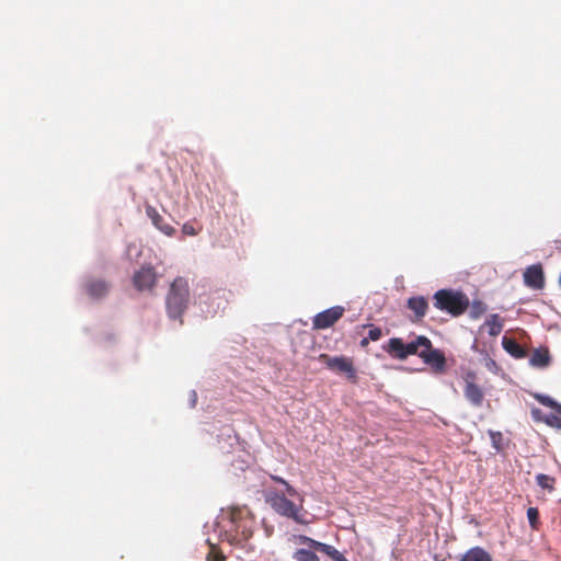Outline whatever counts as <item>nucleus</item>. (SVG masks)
Returning <instances> with one entry per match:
<instances>
[{
  "mask_svg": "<svg viewBox=\"0 0 561 561\" xmlns=\"http://www.w3.org/2000/svg\"><path fill=\"white\" fill-rule=\"evenodd\" d=\"M286 494V492L268 490L265 496V501L278 515L293 519L297 524H307L306 511L304 510L302 505V497H300V503L296 504L290 501Z\"/></svg>",
  "mask_w": 561,
  "mask_h": 561,
  "instance_id": "1",
  "label": "nucleus"
},
{
  "mask_svg": "<svg viewBox=\"0 0 561 561\" xmlns=\"http://www.w3.org/2000/svg\"><path fill=\"white\" fill-rule=\"evenodd\" d=\"M433 305L436 309L457 318L467 311L470 301L462 291L439 289L433 296Z\"/></svg>",
  "mask_w": 561,
  "mask_h": 561,
  "instance_id": "2",
  "label": "nucleus"
},
{
  "mask_svg": "<svg viewBox=\"0 0 561 561\" xmlns=\"http://www.w3.org/2000/svg\"><path fill=\"white\" fill-rule=\"evenodd\" d=\"M188 302V285L187 282L182 278H175L167 296V311L171 319H180L181 324L182 314L184 313Z\"/></svg>",
  "mask_w": 561,
  "mask_h": 561,
  "instance_id": "3",
  "label": "nucleus"
},
{
  "mask_svg": "<svg viewBox=\"0 0 561 561\" xmlns=\"http://www.w3.org/2000/svg\"><path fill=\"white\" fill-rule=\"evenodd\" d=\"M463 396L469 403L476 408H480L484 401V390L477 382V374L467 371L463 377Z\"/></svg>",
  "mask_w": 561,
  "mask_h": 561,
  "instance_id": "4",
  "label": "nucleus"
},
{
  "mask_svg": "<svg viewBox=\"0 0 561 561\" xmlns=\"http://www.w3.org/2000/svg\"><path fill=\"white\" fill-rule=\"evenodd\" d=\"M320 358L331 370L344 374L352 381L356 380V370L351 358L344 356L331 357L325 354H322Z\"/></svg>",
  "mask_w": 561,
  "mask_h": 561,
  "instance_id": "5",
  "label": "nucleus"
},
{
  "mask_svg": "<svg viewBox=\"0 0 561 561\" xmlns=\"http://www.w3.org/2000/svg\"><path fill=\"white\" fill-rule=\"evenodd\" d=\"M345 309L342 306H334L313 317V329L324 330L331 328L344 314Z\"/></svg>",
  "mask_w": 561,
  "mask_h": 561,
  "instance_id": "6",
  "label": "nucleus"
},
{
  "mask_svg": "<svg viewBox=\"0 0 561 561\" xmlns=\"http://www.w3.org/2000/svg\"><path fill=\"white\" fill-rule=\"evenodd\" d=\"M299 542L302 545L308 546L309 548L324 553L328 557H330L333 561H348L337 549H335L333 546H330L328 543L318 541L313 538L307 537V536H300Z\"/></svg>",
  "mask_w": 561,
  "mask_h": 561,
  "instance_id": "7",
  "label": "nucleus"
},
{
  "mask_svg": "<svg viewBox=\"0 0 561 561\" xmlns=\"http://www.w3.org/2000/svg\"><path fill=\"white\" fill-rule=\"evenodd\" d=\"M157 275L151 266H142L135 273L133 282L138 290L151 289L156 285Z\"/></svg>",
  "mask_w": 561,
  "mask_h": 561,
  "instance_id": "8",
  "label": "nucleus"
},
{
  "mask_svg": "<svg viewBox=\"0 0 561 561\" xmlns=\"http://www.w3.org/2000/svg\"><path fill=\"white\" fill-rule=\"evenodd\" d=\"M407 308L413 312L412 322H420L426 316L428 301L424 296H413L407 300Z\"/></svg>",
  "mask_w": 561,
  "mask_h": 561,
  "instance_id": "9",
  "label": "nucleus"
},
{
  "mask_svg": "<svg viewBox=\"0 0 561 561\" xmlns=\"http://www.w3.org/2000/svg\"><path fill=\"white\" fill-rule=\"evenodd\" d=\"M524 283L533 289H541L545 286L543 270L540 264L530 265L524 272Z\"/></svg>",
  "mask_w": 561,
  "mask_h": 561,
  "instance_id": "10",
  "label": "nucleus"
},
{
  "mask_svg": "<svg viewBox=\"0 0 561 561\" xmlns=\"http://www.w3.org/2000/svg\"><path fill=\"white\" fill-rule=\"evenodd\" d=\"M420 357L425 364L431 365L437 371L445 369L446 358L444 354L439 350L433 348L432 344L428 350L420 353Z\"/></svg>",
  "mask_w": 561,
  "mask_h": 561,
  "instance_id": "11",
  "label": "nucleus"
},
{
  "mask_svg": "<svg viewBox=\"0 0 561 561\" xmlns=\"http://www.w3.org/2000/svg\"><path fill=\"white\" fill-rule=\"evenodd\" d=\"M146 215L151 219L153 226L157 229H159L162 233L169 237L174 234L175 229L170 224L165 222L163 217L158 213V210L153 206H146Z\"/></svg>",
  "mask_w": 561,
  "mask_h": 561,
  "instance_id": "12",
  "label": "nucleus"
},
{
  "mask_svg": "<svg viewBox=\"0 0 561 561\" xmlns=\"http://www.w3.org/2000/svg\"><path fill=\"white\" fill-rule=\"evenodd\" d=\"M382 348L393 358L400 360L407 358L405 343L400 337H391Z\"/></svg>",
  "mask_w": 561,
  "mask_h": 561,
  "instance_id": "13",
  "label": "nucleus"
},
{
  "mask_svg": "<svg viewBox=\"0 0 561 561\" xmlns=\"http://www.w3.org/2000/svg\"><path fill=\"white\" fill-rule=\"evenodd\" d=\"M84 287L87 294L94 299L104 297L108 291V284L101 279H90Z\"/></svg>",
  "mask_w": 561,
  "mask_h": 561,
  "instance_id": "14",
  "label": "nucleus"
},
{
  "mask_svg": "<svg viewBox=\"0 0 561 561\" xmlns=\"http://www.w3.org/2000/svg\"><path fill=\"white\" fill-rule=\"evenodd\" d=\"M430 347L431 340L424 335H419L414 341L405 344L407 358L411 355H417L420 357V353Z\"/></svg>",
  "mask_w": 561,
  "mask_h": 561,
  "instance_id": "15",
  "label": "nucleus"
},
{
  "mask_svg": "<svg viewBox=\"0 0 561 561\" xmlns=\"http://www.w3.org/2000/svg\"><path fill=\"white\" fill-rule=\"evenodd\" d=\"M459 561H493L491 554L481 547H473L463 553Z\"/></svg>",
  "mask_w": 561,
  "mask_h": 561,
  "instance_id": "16",
  "label": "nucleus"
},
{
  "mask_svg": "<svg viewBox=\"0 0 561 561\" xmlns=\"http://www.w3.org/2000/svg\"><path fill=\"white\" fill-rule=\"evenodd\" d=\"M503 348L515 358H524L526 356L525 348L514 339L504 336L502 340Z\"/></svg>",
  "mask_w": 561,
  "mask_h": 561,
  "instance_id": "17",
  "label": "nucleus"
},
{
  "mask_svg": "<svg viewBox=\"0 0 561 561\" xmlns=\"http://www.w3.org/2000/svg\"><path fill=\"white\" fill-rule=\"evenodd\" d=\"M550 354L548 348H537L533 352L529 363L535 367H547L550 364Z\"/></svg>",
  "mask_w": 561,
  "mask_h": 561,
  "instance_id": "18",
  "label": "nucleus"
},
{
  "mask_svg": "<svg viewBox=\"0 0 561 561\" xmlns=\"http://www.w3.org/2000/svg\"><path fill=\"white\" fill-rule=\"evenodd\" d=\"M485 327H488V332L491 336H497L503 329V323L499 314H491L485 323Z\"/></svg>",
  "mask_w": 561,
  "mask_h": 561,
  "instance_id": "19",
  "label": "nucleus"
},
{
  "mask_svg": "<svg viewBox=\"0 0 561 561\" xmlns=\"http://www.w3.org/2000/svg\"><path fill=\"white\" fill-rule=\"evenodd\" d=\"M316 552V550L309 547L308 549L300 548L294 552L293 558L295 561H320Z\"/></svg>",
  "mask_w": 561,
  "mask_h": 561,
  "instance_id": "20",
  "label": "nucleus"
},
{
  "mask_svg": "<svg viewBox=\"0 0 561 561\" xmlns=\"http://www.w3.org/2000/svg\"><path fill=\"white\" fill-rule=\"evenodd\" d=\"M535 399L541 403L542 405L549 407L551 409H554L558 413L561 414V404L558 403L554 399L550 398L546 394H536Z\"/></svg>",
  "mask_w": 561,
  "mask_h": 561,
  "instance_id": "21",
  "label": "nucleus"
},
{
  "mask_svg": "<svg viewBox=\"0 0 561 561\" xmlns=\"http://www.w3.org/2000/svg\"><path fill=\"white\" fill-rule=\"evenodd\" d=\"M536 481H537L538 485L545 490L552 491L554 489L556 480H554V478H552L548 474H545V473L537 474Z\"/></svg>",
  "mask_w": 561,
  "mask_h": 561,
  "instance_id": "22",
  "label": "nucleus"
},
{
  "mask_svg": "<svg viewBox=\"0 0 561 561\" xmlns=\"http://www.w3.org/2000/svg\"><path fill=\"white\" fill-rule=\"evenodd\" d=\"M469 307L472 319H479L486 311L485 304L480 300H474Z\"/></svg>",
  "mask_w": 561,
  "mask_h": 561,
  "instance_id": "23",
  "label": "nucleus"
},
{
  "mask_svg": "<svg viewBox=\"0 0 561 561\" xmlns=\"http://www.w3.org/2000/svg\"><path fill=\"white\" fill-rule=\"evenodd\" d=\"M208 545L209 551L206 556V561H226L225 554L216 545H213L210 542Z\"/></svg>",
  "mask_w": 561,
  "mask_h": 561,
  "instance_id": "24",
  "label": "nucleus"
},
{
  "mask_svg": "<svg viewBox=\"0 0 561 561\" xmlns=\"http://www.w3.org/2000/svg\"><path fill=\"white\" fill-rule=\"evenodd\" d=\"M271 479L277 483H280L284 485L285 488V492L287 493L288 496H299L297 490L291 486L286 480H284L283 478L278 477V476H271Z\"/></svg>",
  "mask_w": 561,
  "mask_h": 561,
  "instance_id": "25",
  "label": "nucleus"
},
{
  "mask_svg": "<svg viewBox=\"0 0 561 561\" xmlns=\"http://www.w3.org/2000/svg\"><path fill=\"white\" fill-rule=\"evenodd\" d=\"M527 518L531 528L537 529L539 524V512L536 507H529L527 510Z\"/></svg>",
  "mask_w": 561,
  "mask_h": 561,
  "instance_id": "26",
  "label": "nucleus"
},
{
  "mask_svg": "<svg viewBox=\"0 0 561 561\" xmlns=\"http://www.w3.org/2000/svg\"><path fill=\"white\" fill-rule=\"evenodd\" d=\"M493 447L500 451L502 449L503 435L501 432L489 431Z\"/></svg>",
  "mask_w": 561,
  "mask_h": 561,
  "instance_id": "27",
  "label": "nucleus"
},
{
  "mask_svg": "<svg viewBox=\"0 0 561 561\" xmlns=\"http://www.w3.org/2000/svg\"><path fill=\"white\" fill-rule=\"evenodd\" d=\"M543 422L550 427L561 430V417L556 414L546 415Z\"/></svg>",
  "mask_w": 561,
  "mask_h": 561,
  "instance_id": "28",
  "label": "nucleus"
},
{
  "mask_svg": "<svg viewBox=\"0 0 561 561\" xmlns=\"http://www.w3.org/2000/svg\"><path fill=\"white\" fill-rule=\"evenodd\" d=\"M370 330L368 332V339L370 341H378L382 336V331L380 328L369 325Z\"/></svg>",
  "mask_w": 561,
  "mask_h": 561,
  "instance_id": "29",
  "label": "nucleus"
},
{
  "mask_svg": "<svg viewBox=\"0 0 561 561\" xmlns=\"http://www.w3.org/2000/svg\"><path fill=\"white\" fill-rule=\"evenodd\" d=\"M182 232L186 236H196L197 230L194 228V226L190 222H185L182 227Z\"/></svg>",
  "mask_w": 561,
  "mask_h": 561,
  "instance_id": "30",
  "label": "nucleus"
},
{
  "mask_svg": "<svg viewBox=\"0 0 561 561\" xmlns=\"http://www.w3.org/2000/svg\"><path fill=\"white\" fill-rule=\"evenodd\" d=\"M369 343V339L368 336L367 337H364L362 341H360V346L362 347H366Z\"/></svg>",
  "mask_w": 561,
  "mask_h": 561,
  "instance_id": "31",
  "label": "nucleus"
},
{
  "mask_svg": "<svg viewBox=\"0 0 561 561\" xmlns=\"http://www.w3.org/2000/svg\"><path fill=\"white\" fill-rule=\"evenodd\" d=\"M531 413H533V415H534V417H535V419H539V416H538V415H539L540 411H539L538 409L533 410V412H531Z\"/></svg>",
  "mask_w": 561,
  "mask_h": 561,
  "instance_id": "32",
  "label": "nucleus"
}]
</instances>
